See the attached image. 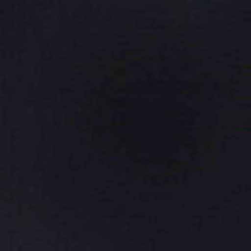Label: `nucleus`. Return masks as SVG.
I'll return each mask as SVG.
<instances>
[{
    "label": "nucleus",
    "mask_w": 251,
    "mask_h": 251,
    "mask_svg": "<svg viewBox=\"0 0 251 251\" xmlns=\"http://www.w3.org/2000/svg\"><path fill=\"white\" fill-rule=\"evenodd\" d=\"M157 31H160V29H157Z\"/></svg>",
    "instance_id": "f257e3e1"
}]
</instances>
